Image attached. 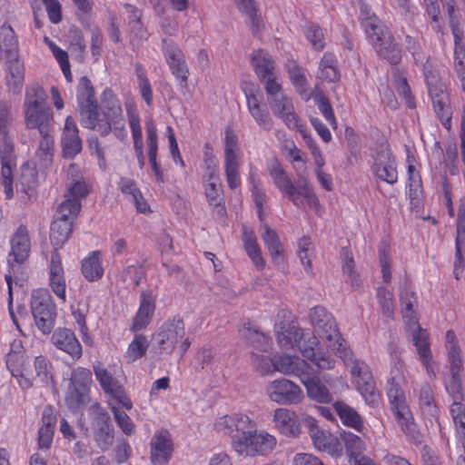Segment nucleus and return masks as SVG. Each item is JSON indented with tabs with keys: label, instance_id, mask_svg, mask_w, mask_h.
Returning <instances> with one entry per match:
<instances>
[{
	"label": "nucleus",
	"instance_id": "1",
	"mask_svg": "<svg viewBox=\"0 0 465 465\" xmlns=\"http://www.w3.org/2000/svg\"><path fill=\"white\" fill-rule=\"evenodd\" d=\"M76 102L79 121L84 128L96 130L103 136L113 132L121 141L127 137L121 102L112 90L103 93L102 105L99 106L92 82L83 76L78 83Z\"/></svg>",
	"mask_w": 465,
	"mask_h": 465
},
{
	"label": "nucleus",
	"instance_id": "2",
	"mask_svg": "<svg viewBox=\"0 0 465 465\" xmlns=\"http://www.w3.org/2000/svg\"><path fill=\"white\" fill-rule=\"evenodd\" d=\"M251 62L257 78L264 87L272 114L289 126L291 103L283 93L275 62L267 52L262 49L252 53Z\"/></svg>",
	"mask_w": 465,
	"mask_h": 465
},
{
	"label": "nucleus",
	"instance_id": "3",
	"mask_svg": "<svg viewBox=\"0 0 465 465\" xmlns=\"http://www.w3.org/2000/svg\"><path fill=\"white\" fill-rule=\"evenodd\" d=\"M405 376L403 372V362L395 361L391 367L390 376L387 381L386 394L397 423L408 439L416 445L423 440V436L414 422L412 413L407 403L406 395L403 390Z\"/></svg>",
	"mask_w": 465,
	"mask_h": 465
},
{
	"label": "nucleus",
	"instance_id": "4",
	"mask_svg": "<svg viewBox=\"0 0 465 465\" xmlns=\"http://www.w3.org/2000/svg\"><path fill=\"white\" fill-rule=\"evenodd\" d=\"M23 108L25 124L28 130L36 129L39 133H45L53 129L54 112L42 85L34 84L26 87Z\"/></svg>",
	"mask_w": 465,
	"mask_h": 465
},
{
	"label": "nucleus",
	"instance_id": "5",
	"mask_svg": "<svg viewBox=\"0 0 465 465\" xmlns=\"http://www.w3.org/2000/svg\"><path fill=\"white\" fill-rule=\"evenodd\" d=\"M12 121L11 106L4 101L0 102V138L4 143L0 149L1 162V183L4 186L5 198L10 200L14 197L13 189V170L16 166V156L15 144L8 137V125Z\"/></svg>",
	"mask_w": 465,
	"mask_h": 465
},
{
	"label": "nucleus",
	"instance_id": "6",
	"mask_svg": "<svg viewBox=\"0 0 465 465\" xmlns=\"http://www.w3.org/2000/svg\"><path fill=\"white\" fill-rule=\"evenodd\" d=\"M445 348L448 354L450 376L445 380V389L452 400L451 405H463L465 394L461 375L464 371L461 349L453 330H448L445 334Z\"/></svg>",
	"mask_w": 465,
	"mask_h": 465
},
{
	"label": "nucleus",
	"instance_id": "7",
	"mask_svg": "<svg viewBox=\"0 0 465 465\" xmlns=\"http://www.w3.org/2000/svg\"><path fill=\"white\" fill-rule=\"evenodd\" d=\"M11 250L8 255V273L5 275L9 292V312L14 323L18 327L15 316L11 309L12 304V283L13 280L17 278L21 271V265L24 264L30 254L31 241L28 230L25 225L21 224L10 240Z\"/></svg>",
	"mask_w": 465,
	"mask_h": 465
},
{
	"label": "nucleus",
	"instance_id": "8",
	"mask_svg": "<svg viewBox=\"0 0 465 465\" xmlns=\"http://www.w3.org/2000/svg\"><path fill=\"white\" fill-rule=\"evenodd\" d=\"M309 317L318 335L328 341L329 346L341 359H347L351 350L339 331L334 317L322 306H315L310 310Z\"/></svg>",
	"mask_w": 465,
	"mask_h": 465
},
{
	"label": "nucleus",
	"instance_id": "9",
	"mask_svg": "<svg viewBox=\"0 0 465 465\" xmlns=\"http://www.w3.org/2000/svg\"><path fill=\"white\" fill-rule=\"evenodd\" d=\"M306 430L316 449L325 451L332 457H341L343 452L340 440L327 430L319 429L315 419L310 416L298 417L292 414V436Z\"/></svg>",
	"mask_w": 465,
	"mask_h": 465
},
{
	"label": "nucleus",
	"instance_id": "10",
	"mask_svg": "<svg viewBox=\"0 0 465 465\" xmlns=\"http://www.w3.org/2000/svg\"><path fill=\"white\" fill-rule=\"evenodd\" d=\"M31 312L35 323L43 334L53 331L57 316L56 305L49 291L39 288L32 292Z\"/></svg>",
	"mask_w": 465,
	"mask_h": 465
},
{
	"label": "nucleus",
	"instance_id": "11",
	"mask_svg": "<svg viewBox=\"0 0 465 465\" xmlns=\"http://www.w3.org/2000/svg\"><path fill=\"white\" fill-rule=\"evenodd\" d=\"M424 75L434 112L442 125L450 129L451 125L452 111L446 85L440 79L438 73L428 70L427 67H424Z\"/></svg>",
	"mask_w": 465,
	"mask_h": 465
},
{
	"label": "nucleus",
	"instance_id": "12",
	"mask_svg": "<svg viewBox=\"0 0 465 465\" xmlns=\"http://www.w3.org/2000/svg\"><path fill=\"white\" fill-rule=\"evenodd\" d=\"M5 365L22 390H28L33 386L34 376L21 340L15 339L10 343L5 355Z\"/></svg>",
	"mask_w": 465,
	"mask_h": 465
},
{
	"label": "nucleus",
	"instance_id": "13",
	"mask_svg": "<svg viewBox=\"0 0 465 465\" xmlns=\"http://www.w3.org/2000/svg\"><path fill=\"white\" fill-rule=\"evenodd\" d=\"M292 375L299 376L307 390L308 396L320 403H329L332 395L315 375L314 369L300 357L292 356Z\"/></svg>",
	"mask_w": 465,
	"mask_h": 465
},
{
	"label": "nucleus",
	"instance_id": "14",
	"mask_svg": "<svg viewBox=\"0 0 465 465\" xmlns=\"http://www.w3.org/2000/svg\"><path fill=\"white\" fill-rule=\"evenodd\" d=\"M277 443L276 438L264 430L256 428L250 430L246 436L236 440L234 450L246 457L267 455L273 450Z\"/></svg>",
	"mask_w": 465,
	"mask_h": 465
},
{
	"label": "nucleus",
	"instance_id": "15",
	"mask_svg": "<svg viewBox=\"0 0 465 465\" xmlns=\"http://www.w3.org/2000/svg\"><path fill=\"white\" fill-rule=\"evenodd\" d=\"M93 370L103 391L125 410H132L133 401L121 381L99 361L93 364Z\"/></svg>",
	"mask_w": 465,
	"mask_h": 465
},
{
	"label": "nucleus",
	"instance_id": "16",
	"mask_svg": "<svg viewBox=\"0 0 465 465\" xmlns=\"http://www.w3.org/2000/svg\"><path fill=\"white\" fill-rule=\"evenodd\" d=\"M185 333L183 318L180 315L173 316L166 320L153 336L154 345L159 352L171 353L179 338Z\"/></svg>",
	"mask_w": 465,
	"mask_h": 465
},
{
	"label": "nucleus",
	"instance_id": "17",
	"mask_svg": "<svg viewBox=\"0 0 465 465\" xmlns=\"http://www.w3.org/2000/svg\"><path fill=\"white\" fill-rule=\"evenodd\" d=\"M377 55L391 65H398L403 57V49L387 27L368 37Z\"/></svg>",
	"mask_w": 465,
	"mask_h": 465
},
{
	"label": "nucleus",
	"instance_id": "18",
	"mask_svg": "<svg viewBox=\"0 0 465 465\" xmlns=\"http://www.w3.org/2000/svg\"><path fill=\"white\" fill-rule=\"evenodd\" d=\"M162 52L166 64L182 88H187L190 75L185 56L182 49L172 40H162Z\"/></svg>",
	"mask_w": 465,
	"mask_h": 465
},
{
	"label": "nucleus",
	"instance_id": "19",
	"mask_svg": "<svg viewBox=\"0 0 465 465\" xmlns=\"http://www.w3.org/2000/svg\"><path fill=\"white\" fill-rule=\"evenodd\" d=\"M214 427L219 433L232 439V447L234 450L236 440L246 436L250 430L256 428V424L248 415L235 413L220 417L215 421Z\"/></svg>",
	"mask_w": 465,
	"mask_h": 465
},
{
	"label": "nucleus",
	"instance_id": "20",
	"mask_svg": "<svg viewBox=\"0 0 465 465\" xmlns=\"http://www.w3.org/2000/svg\"><path fill=\"white\" fill-rule=\"evenodd\" d=\"M372 158L371 171L374 175L389 184L396 183L398 181L396 162L389 144H379L372 154Z\"/></svg>",
	"mask_w": 465,
	"mask_h": 465
},
{
	"label": "nucleus",
	"instance_id": "21",
	"mask_svg": "<svg viewBox=\"0 0 465 465\" xmlns=\"http://www.w3.org/2000/svg\"><path fill=\"white\" fill-rule=\"evenodd\" d=\"M173 442L171 433L162 429L156 430L150 441V460L153 465H165L172 458Z\"/></svg>",
	"mask_w": 465,
	"mask_h": 465
},
{
	"label": "nucleus",
	"instance_id": "22",
	"mask_svg": "<svg viewBox=\"0 0 465 465\" xmlns=\"http://www.w3.org/2000/svg\"><path fill=\"white\" fill-rule=\"evenodd\" d=\"M156 309V296L151 290H143L139 307L133 318L130 331L138 332L146 329L152 322Z\"/></svg>",
	"mask_w": 465,
	"mask_h": 465
},
{
	"label": "nucleus",
	"instance_id": "23",
	"mask_svg": "<svg viewBox=\"0 0 465 465\" xmlns=\"http://www.w3.org/2000/svg\"><path fill=\"white\" fill-rule=\"evenodd\" d=\"M91 410L95 412L93 421L94 440L99 448L106 450L114 440V427L110 416L97 402L91 406Z\"/></svg>",
	"mask_w": 465,
	"mask_h": 465
},
{
	"label": "nucleus",
	"instance_id": "24",
	"mask_svg": "<svg viewBox=\"0 0 465 465\" xmlns=\"http://www.w3.org/2000/svg\"><path fill=\"white\" fill-rule=\"evenodd\" d=\"M91 188L84 180H77L67 183L65 199L60 203V212L66 213L79 214L81 211V201L90 193Z\"/></svg>",
	"mask_w": 465,
	"mask_h": 465
},
{
	"label": "nucleus",
	"instance_id": "25",
	"mask_svg": "<svg viewBox=\"0 0 465 465\" xmlns=\"http://www.w3.org/2000/svg\"><path fill=\"white\" fill-rule=\"evenodd\" d=\"M252 364L261 373V375L272 374L279 371L284 374L291 372V355L284 353L275 355L273 358L259 355L252 351Z\"/></svg>",
	"mask_w": 465,
	"mask_h": 465
},
{
	"label": "nucleus",
	"instance_id": "26",
	"mask_svg": "<svg viewBox=\"0 0 465 465\" xmlns=\"http://www.w3.org/2000/svg\"><path fill=\"white\" fill-rule=\"evenodd\" d=\"M63 214L64 213L60 212V206H58L56 218L50 228V241L55 247V251L61 248L69 239L73 231L74 220L78 215L66 213H64L65 215Z\"/></svg>",
	"mask_w": 465,
	"mask_h": 465
},
{
	"label": "nucleus",
	"instance_id": "27",
	"mask_svg": "<svg viewBox=\"0 0 465 465\" xmlns=\"http://www.w3.org/2000/svg\"><path fill=\"white\" fill-rule=\"evenodd\" d=\"M48 280L52 292L63 303L65 302L66 281L62 258L57 251H54L51 254Z\"/></svg>",
	"mask_w": 465,
	"mask_h": 465
},
{
	"label": "nucleus",
	"instance_id": "28",
	"mask_svg": "<svg viewBox=\"0 0 465 465\" xmlns=\"http://www.w3.org/2000/svg\"><path fill=\"white\" fill-rule=\"evenodd\" d=\"M245 96L250 114L260 127L270 130L272 127V119L267 106L263 104V95L259 88L255 91L245 92Z\"/></svg>",
	"mask_w": 465,
	"mask_h": 465
},
{
	"label": "nucleus",
	"instance_id": "29",
	"mask_svg": "<svg viewBox=\"0 0 465 465\" xmlns=\"http://www.w3.org/2000/svg\"><path fill=\"white\" fill-rule=\"evenodd\" d=\"M61 143L63 153L65 157L74 158L83 148L82 139L79 135V129L73 118L69 115L65 118L62 132Z\"/></svg>",
	"mask_w": 465,
	"mask_h": 465
},
{
	"label": "nucleus",
	"instance_id": "30",
	"mask_svg": "<svg viewBox=\"0 0 465 465\" xmlns=\"http://www.w3.org/2000/svg\"><path fill=\"white\" fill-rule=\"evenodd\" d=\"M51 340L57 349L66 352L73 359L78 360L82 357V345L72 330L57 328L54 331Z\"/></svg>",
	"mask_w": 465,
	"mask_h": 465
},
{
	"label": "nucleus",
	"instance_id": "31",
	"mask_svg": "<svg viewBox=\"0 0 465 465\" xmlns=\"http://www.w3.org/2000/svg\"><path fill=\"white\" fill-rule=\"evenodd\" d=\"M146 145L148 150V158L152 170L154 173L158 182L163 181V173L159 163H157L158 153V134L156 124L152 117L145 121Z\"/></svg>",
	"mask_w": 465,
	"mask_h": 465
},
{
	"label": "nucleus",
	"instance_id": "32",
	"mask_svg": "<svg viewBox=\"0 0 465 465\" xmlns=\"http://www.w3.org/2000/svg\"><path fill=\"white\" fill-rule=\"evenodd\" d=\"M292 203L296 205H306L315 212L320 209V202L312 185L305 178L292 183Z\"/></svg>",
	"mask_w": 465,
	"mask_h": 465
},
{
	"label": "nucleus",
	"instance_id": "33",
	"mask_svg": "<svg viewBox=\"0 0 465 465\" xmlns=\"http://www.w3.org/2000/svg\"><path fill=\"white\" fill-rule=\"evenodd\" d=\"M0 52L7 61L19 59V43L11 25L5 23L0 26Z\"/></svg>",
	"mask_w": 465,
	"mask_h": 465
},
{
	"label": "nucleus",
	"instance_id": "34",
	"mask_svg": "<svg viewBox=\"0 0 465 465\" xmlns=\"http://www.w3.org/2000/svg\"><path fill=\"white\" fill-rule=\"evenodd\" d=\"M129 126L134 140V148L140 168L144 166L143 132L140 124V115L133 105L126 107Z\"/></svg>",
	"mask_w": 465,
	"mask_h": 465
},
{
	"label": "nucleus",
	"instance_id": "35",
	"mask_svg": "<svg viewBox=\"0 0 465 465\" xmlns=\"http://www.w3.org/2000/svg\"><path fill=\"white\" fill-rule=\"evenodd\" d=\"M240 332L242 337L252 348V351L266 352L272 349V339L257 328H254L251 322L243 323Z\"/></svg>",
	"mask_w": 465,
	"mask_h": 465
},
{
	"label": "nucleus",
	"instance_id": "36",
	"mask_svg": "<svg viewBox=\"0 0 465 465\" xmlns=\"http://www.w3.org/2000/svg\"><path fill=\"white\" fill-rule=\"evenodd\" d=\"M117 184L121 193L130 198L138 213H147L151 212L149 204L143 198L136 182L134 179L121 177Z\"/></svg>",
	"mask_w": 465,
	"mask_h": 465
},
{
	"label": "nucleus",
	"instance_id": "37",
	"mask_svg": "<svg viewBox=\"0 0 465 465\" xmlns=\"http://www.w3.org/2000/svg\"><path fill=\"white\" fill-rule=\"evenodd\" d=\"M292 341L304 358L313 359L319 340L311 330L295 329L292 331Z\"/></svg>",
	"mask_w": 465,
	"mask_h": 465
},
{
	"label": "nucleus",
	"instance_id": "38",
	"mask_svg": "<svg viewBox=\"0 0 465 465\" xmlns=\"http://www.w3.org/2000/svg\"><path fill=\"white\" fill-rule=\"evenodd\" d=\"M204 193L209 205L218 209V213H224V196L219 175L203 178Z\"/></svg>",
	"mask_w": 465,
	"mask_h": 465
},
{
	"label": "nucleus",
	"instance_id": "39",
	"mask_svg": "<svg viewBox=\"0 0 465 465\" xmlns=\"http://www.w3.org/2000/svg\"><path fill=\"white\" fill-rule=\"evenodd\" d=\"M242 240L244 250L255 267L262 271L265 267V261L262 254L261 247L258 244L253 230L244 226L242 229Z\"/></svg>",
	"mask_w": 465,
	"mask_h": 465
},
{
	"label": "nucleus",
	"instance_id": "40",
	"mask_svg": "<svg viewBox=\"0 0 465 465\" xmlns=\"http://www.w3.org/2000/svg\"><path fill=\"white\" fill-rule=\"evenodd\" d=\"M333 409L343 425L352 428L358 432L364 430L363 418L354 408L342 401H337L333 403Z\"/></svg>",
	"mask_w": 465,
	"mask_h": 465
},
{
	"label": "nucleus",
	"instance_id": "41",
	"mask_svg": "<svg viewBox=\"0 0 465 465\" xmlns=\"http://www.w3.org/2000/svg\"><path fill=\"white\" fill-rule=\"evenodd\" d=\"M5 84L9 92L18 94L21 93L25 82V67L18 60L7 61Z\"/></svg>",
	"mask_w": 465,
	"mask_h": 465
},
{
	"label": "nucleus",
	"instance_id": "42",
	"mask_svg": "<svg viewBox=\"0 0 465 465\" xmlns=\"http://www.w3.org/2000/svg\"><path fill=\"white\" fill-rule=\"evenodd\" d=\"M360 16L359 20L367 38L373 36L377 32L383 30L386 26L380 18L372 12L371 6L364 1H359Z\"/></svg>",
	"mask_w": 465,
	"mask_h": 465
},
{
	"label": "nucleus",
	"instance_id": "43",
	"mask_svg": "<svg viewBox=\"0 0 465 465\" xmlns=\"http://www.w3.org/2000/svg\"><path fill=\"white\" fill-rule=\"evenodd\" d=\"M276 341L281 349L291 347V312L282 310L278 312L274 324Z\"/></svg>",
	"mask_w": 465,
	"mask_h": 465
},
{
	"label": "nucleus",
	"instance_id": "44",
	"mask_svg": "<svg viewBox=\"0 0 465 465\" xmlns=\"http://www.w3.org/2000/svg\"><path fill=\"white\" fill-rule=\"evenodd\" d=\"M419 407L423 416L430 420L438 419L440 410L435 401L433 389L428 382H424L420 387L419 393Z\"/></svg>",
	"mask_w": 465,
	"mask_h": 465
},
{
	"label": "nucleus",
	"instance_id": "45",
	"mask_svg": "<svg viewBox=\"0 0 465 465\" xmlns=\"http://www.w3.org/2000/svg\"><path fill=\"white\" fill-rule=\"evenodd\" d=\"M341 439L344 441L346 452L351 465H356L359 460L367 458L363 455L365 443L361 437L351 431H343L341 433Z\"/></svg>",
	"mask_w": 465,
	"mask_h": 465
},
{
	"label": "nucleus",
	"instance_id": "46",
	"mask_svg": "<svg viewBox=\"0 0 465 465\" xmlns=\"http://www.w3.org/2000/svg\"><path fill=\"white\" fill-rule=\"evenodd\" d=\"M262 228L264 232L262 234V239L268 249L272 262L274 263L282 262L284 258V250L277 232L267 224H263Z\"/></svg>",
	"mask_w": 465,
	"mask_h": 465
},
{
	"label": "nucleus",
	"instance_id": "47",
	"mask_svg": "<svg viewBox=\"0 0 465 465\" xmlns=\"http://www.w3.org/2000/svg\"><path fill=\"white\" fill-rule=\"evenodd\" d=\"M82 273L89 282L100 280L104 275V268L101 262V252L94 251L82 261Z\"/></svg>",
	"mask_w": 465,
	"mask_h": 465
},
{
	"label": "nucleus",
	"instance_id": "48",
	"mask_svg": "<svg viewBox=\"0 0 465 465\" xmlns=\"http://www.w3.org/2000/svg\"><path fill=\"white\" fill-rule=\"evenodd\" d=\"M268 170L276 187L285 197L291 199V179L281 163L276 158L272 159L269 163Z\"/></svg>",
	"mask_w": 465,
	"mask_h": 465
},
{
	"label": "nucleus",
	"instance_id": "49",
	"mask_svg": "<svg viewBox=\"0 0 465 465\" xmlns=\"http://www.w3.org/2000/svg\"><path fill=\"white\" fill-rule=\"evenodd\" d=\"M356 387L369 406L375 408L379 405L381 394L371 374H365L362 381H356Z\"/></svg>",
	"mask_w": 465,
	"mask_h": 465
},
{
	"label": "nucleus",
	"instance_id": "50",
	"mask_svg": "<svg viewBox=\"0 0 465 465\" xmlns=\"http://www.w3.org/2000/svg\"><path fill=\"white\" fill-rule=\"evenodd\" d=\"M307 70L292 61V85L304 101H309L312 91L306 77Z\"/></svg>",
	"mask_w": 465,
	"mask_h": 465
},
{
	"label": "nucleus",
	"instance_id": "51",
	"mask_svg": "<svg viewBox=\"0 0 465 465\" xmlns=\"http://www.w3.org/2000/svg\"><path fill=\"white\" fill-rule=\"evenodd\" d=\"M342 274L345 282L350 283L355 290L361 288V281L355 271V262L351 252L348 248L341 249Z\"/></svg>",
	"mask_w": 465,
	"mask_h": 465
},
{
	"label": "nucleus",
	"instance_id": "52",
	"mask_svg": "<svg viewBox=\"0 0 465 465\" xmlns=\"http://www.w3.org/2000/svg\"><path fill=\"white\" fill-rule=\"evenodd\" d=\"M270 399L279 404H285L291 401V381L280 379L273 381L268 387Z\"/></svg>",
	"mask_w": 465,
	"mask_h": 465
},
{
	"label": "nucleus",
	"instance_id": "53",
	"mask_svg": "<svg viewBox=\"0 0 465 465\" xmlns=\"http://www.w3.org/2000/svg\"><path fill=\"white\" fill-rule=\"evenodd\" d=\"M64 401L68 409L72 411H80L90 401V391L68 386Z\"/></svg>",
	"mask_w": 465,
	"mask_h": 465
},
{
	"label": "nucleus",
	"instance_id": "54",
	"mask_svg": "<svg viewBox=\"0 0 465 465\" xmlns=\"http://www.w3.org/2000/svg\"><path fill=\"white\" fill-rule=\"evenodd\" d=\"M134 339L129 343L124 354L128 362H134L145 356L149 348V341L143 334L134 332Z\"/></svg>",
	"mask_w": 465,
	"mask_h": 465
},
{
	"label": "nucleus",
	"instance_id": "55",
	"mask_svg": "<svg viewBox=\"0 0 465 465\" xmlns=\"http://www.w3.org/2000/svg\"><path fill=\"white\" fill-rule=\"evenodd\" d=\"M412 325L415 327L411 334L412 342L417 349L419 358H423L426 361L432 354L430 347L429 334L418 322Z\"/></svg>",
	"mask_w": 465,
	"mask_h": 465
},
{
	"label": "nucleus",
	"instance_id": "56",
	"mask_svg": "<svg viewBox=\"0 0 465 465\" xmlns=\"http://www.w3.org/2000/svg\"><path fill=\"white\" fill-rule=\"evenodd\" d=\"M404 45L406 51L410 53L411 55L412 56L415 64L423 65V67H427L425 65V63L428 62L429 57L426 55L420 40L418 36L405 35Z\"/></svg>",
	"mask_w": 465,
	"mask_h": 465
},
{
	"label": "nucleus",
	"instance_id": "57",
	"mask_svg": "<svg viewBox=\"0 0 465 465\" xmlns=\"http://www.w3.org/2000/svg\"><path fill=\"white\" fill-rule=\"evenodd\" d=\"M237 8L248 17V25L252 32L256 34L261 25V18L257 15V10L253 0H234Z\"/></svg>",
	"mask_w": 465,
	"mask_h": 465
},
{
	"label": "nucleus",
	"instance_id": "58",
	"mask_svg": "<svg viewBox=\"0 0 465 465\" xmlns=\"http://www.w3.org/2000/svg\"><path fill=\"white\" fill-rule=\"evenodd\" d=\"M237 8L248 17V25L252 32L256 34L261 25V18L257 15V10L253 0H234Z\"/></svg>",
	"mask_w": 465,
	"mask_h": 465
},
{
	"label": "nucleus",
	"instance_id": "59",
	"mask_svg": "<svg viewBox=\"0 0 465 465\" xmlns=\"http://www.w3.org/2000/svg\"><path fill=\"white\" fill-rule=\"evenodd\" d=\"M134 67L141 96L146 104L151 106L153 104V95L150 81L146 74V70L140 62H137Z\"/></svg>",
	"mask_w": 465,
	"mask_h": 465
},
{
	"label": "nucleus",
	"instance_id": "60",
	"mask_svg": "<svg viewBox=\"0 0 465 465\" xmlns=\"http://www.w3.org/2000/svg\"><path fill=\"white\" fill-rule=\"evenodd\" d=\"M304 35L315 51H322L325 47V38L319 25L310 23L304 27Z\"/></svg>",
	"mask_w": 465,
	"mask_h": 465
},
{
	"label": "nucleus",
	"instance_id": "61",
	"mask_svg": "<svg viewBox=\"0 0 465 465\" xmlns=\"http://www.w3.org/2000/svg\"><path fill=\"white\" fill-rule=\"evenodd\" d=\"M409 175V198L411 204L419 202L422 193V184L420 173L415 170L413 165L408 166Z\"/></svg>",
	"mask_w": 465,
	"mask_h": 465
},
{
	"label": "nucleus",
	"instance_id": "62",
	"mask_svg": "<svg viewBox=\"0 0 465 465\" xmlns=\"http://www.w3.org/2000/svg\"><path fill=\"white\" fill-rule=\"evenodd\" d=\"M92 382V371L89 369L77 367L72 371L69 386L90 391Z\"/></svg>",
	"mask_w": 465,
	"mask_h": 465
},
{
	"label": "nucleus",
	"instance_id": "63",
	"mask_svg": "<svg viewBox=\"0 0 465 465\" xmlns=\"http://www.w3.org/2000/svg\"><path fill=\"white\" fill-rule=\"evenodd\" d=\"M314 102L325 118V120L331 124L333 129L337 128V120L333 112V108L330 102V99L323 94L322 93H319L313 96Z\"/></svg>",
	"mask_w": 465,
	"mask_h": 465
},
{
	"label": "nucleus",
	"instance_id": "64",
	"mask_svg": "<svg viewBox=\"0 0 465 465\" xmlns=\"http://www.w3.org/2000/svg\"><path fill=\"white\" fill-rule=\"evenodd\" d=\"M401 305L402 307L403 318L408 320V323L416 324L418 322L416 318V312L414 305L416 303V297L413 292H404L400 295Z\"/></svg>",
	"mask_w": 465,
	"mask_h": 465
}]
</instances>
